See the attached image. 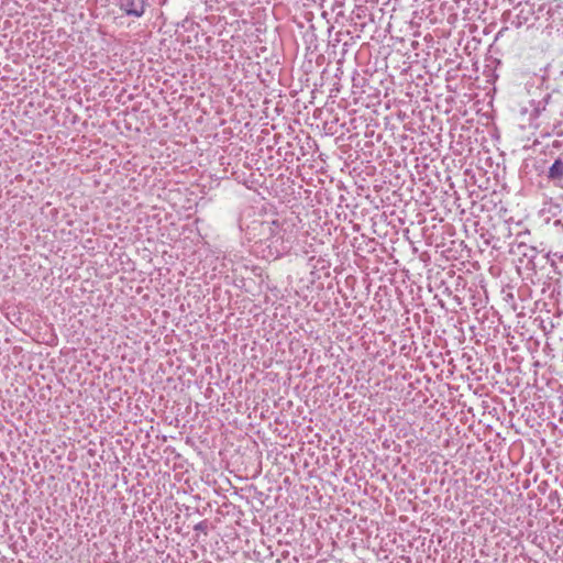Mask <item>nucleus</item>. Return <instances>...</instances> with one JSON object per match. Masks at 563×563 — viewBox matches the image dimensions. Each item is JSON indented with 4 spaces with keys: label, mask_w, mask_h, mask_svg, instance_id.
<instances>
[{
    "label": "nucleus",
    "mask_w": 563,
    "mask_h": 563,
    "mask_svg": "<svg viewBox=\"0 0 563 563\" xmlns=\"http://www.w3.org/2000/svg\"><path fill=\"white\" fill-rule=\"evenodd\" d=\"M120 8L126 14L139 18L144 13L145 0H120Z\"/></svg>",
    "instance_id": "f257e3e1"
},
{
    "label": "nucleus",
    "mask_w": 563,
    "mask_h": 563,
    "mask_svg": "<svg viewBox=\"0 0 563 563\" xmlns=\"http://www.w3.org/2000/svg\"><path fill=\"white\" fill-rule=\"evenodd\" d=\"M563 177V162L556 159L549 169V178L553 180H560Z\"/></svg>",
    "instance_id": "f03ea898"
}]
</instances>
